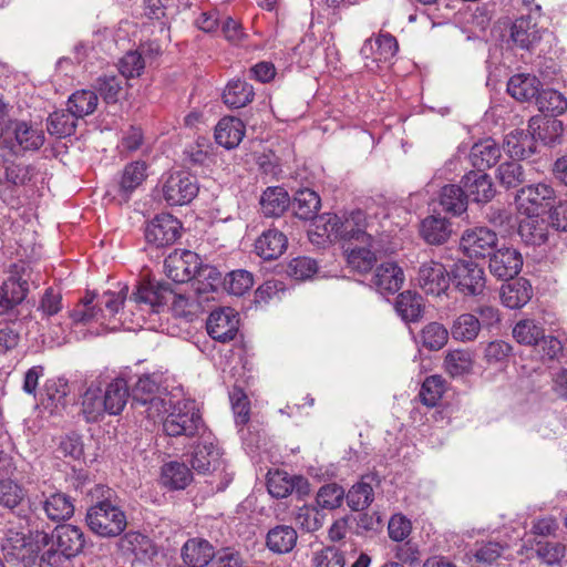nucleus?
Wrapping results in <instances>:
<instances>
[{
	"mask_svg": "<svg viewBox=\"0 0 567 567\" xmlns=\"http://www.w3.org/2000/svg\"><path fill=\"white\" fill-rule=\"evenodd\" d=\"M128 287L123 286L118 291H105L101 296L87 292L81 302L72 310L70 317L74 323H100L110 330H117L122 326L116 315L123 309Z\"/></svg>",
	"mask_w": 567,
	"mask_h": 567,
	"instance_id": "obj_1",
	"label": "nucleus"
},
{
	"mask_svg": "<svg viewBox=\"0 0 567 567\" xmlns=\"http://www.w3.org/2000/svg\"><path fill=\"white\" fill-rule=\"evenodd\" d=\"M90 495L95 503L89 507L86 524L89 528L101 537H116L127 525V518L117 503L112 499L113 491L104 485H95Z\"/></svg>",
	"mask_w": 567,
	"mask_h": 567,
	"instance_id": "obj_2",
	"label": "nucleus"
},
{
	"mask_svg": "<svg viewBox=\"0 0 567 567\" xmlns=\"http://www.w3.org/2000/svg\"><path fill=\"white\" fill-rule=\"evenodd\" d=\"M163 431L172 437L203 436L206 433V426L196 402L184 399L173 404L163 421Z\"/></svg>",
	"mask_w": 567,
	"mask_h": 567,
	"instance_id": "obj_3",
	"label": "nucleus"
},
{
	"mask_svg": "<svg viewBox=\"0 0 567 567\" xmlns=\"http://www.w3.org/2000/svg\"><path fill=\"white\" fill-rule=\"evenodd\" d=\"M197 178L185 171L172 172L162 178V194L171 206L189 204L198 194Z\"/></svg>",
	"mask_w": 567,
	"mask_h": 567,
	"instance_id": "obj_4",
	"label": "nucleus"
},
{
	"mask_svg": "<svg viewBox=\"0 0 567 567\" xmlns=\"http://www.w3.org/2000/svg\"><path fill=\"white\" fill-rule=\"evenodd\" d=\"M1 143L12 153H16L17 147L24 151H34L43 145L44 133L31 123L13 121L10 122L7 132L1 138Z\"/></svg>",
	"mask_w": 567,
	"mask_h": 567,
	"instance_id": "obj_5",
	"label": "nucleus"
},
{
	"mask_svg": "<svg viewBox=\"0 0 567 567\" xmlns=\"http://www.w3.org/2000/svg\"><path fill=\"white\" fill-rule=\"evenodd\" d=\"M452 279L460 292L478 296L485 289L486 278L482 267L468 260H458L452 269Z\"/></svg>",
	"mask_w": 567,
	"mask_h": 567,
	"instance_id": "obj_6",
	"label": "nucleus"
},
{
	"mask_svg": "<svg viewBox=\"0 0 567 567\" xmlns=\"http://www.w3.org/2000/svg\"><path fill=\"white\" fill-rule=\"evenodd\" d=\"M416 280L426 295L441 296L447 290L451 277L443 264L430 259L420 265Z\"/></svg>",
	"mask_w": 567,
	"mask_h": 567,
	"instance_id": "obj_7",
	"label": "nucleus"
},
{
	"mask_svg": "<svg viewBox=\"0 0 567 567\" xmlns=\"http://www.w3.org/2000/svg\"><path fill=\"white\" fill-rule=\"evenodd\" d=\"M238 328V313L229 307L212 311L206 322L208 334L214 340L223 343L234 340Z\"/></svg>",
	"mask_w": 567,
	"mask_h": 567,
	"instance_id": "obj_8",
	"label": "nucleus"
},
{
	"mask_svg": "<svg viewBox=\"0 0 567 567\" xmlns=\"http://www.w3.org/2000/svg\"><path fill=\"white\" fill-rule=\"evenodd\" d=\"M182 226L178 219L169 214L155 216L145 228V239L156 247L174 244L179 237Z\"/></svg>",
	"mask_w": 567,
	"mask_h": 567,
	"instance_id": "obj_9",
	"label": "nucleus"
},
{
	"mask_svg": "<svg viewBox=\"0 0 567 567\" xmlns=\"http://www.w3.org/2000/svg\"><path fill=\"white\" fill-rule=\"evenodd\" d=\"M39 543L48 545L49 535L45 533H39L37 535V544H33L22 532L9 529L2 542V549L8 556L24 561L37 555L40 549L38 545Z\"/></svg>",
	"mask_w": 567,
	"mask_h": 567,
	"instance_id": "obj_10",
	"label": "nucleus"
},
{
	"mask_svg": "<svg viewBox=\"0 0 567 567\" xmlns=\"http://www.w3.org/2000/svg\"><path fill=\"white\" fill-rule=\"evenodd\" d=\"M199 256L190 250L174 251L164 261V271L175 282L193 280L198 269Z\"/></svg>",
	"mask_w": 567,
	"mask_h": 567,
	"instance_id": "obj_11",
	"label": "nucleus"
},
{
	"mask_svg": "<svg viewBox=\"0 0 567 567\" xmlns=\"http://www.w3.org/2000/svg\"><path fill=\"white\" fill-rule=\"evenodd\" d=\"M192 467L199 474L214 473L223 470L219 449L214 444L210 434L200 436L190 458Z\"/></svg>",
	"mask_w": 567,
	"mask_h": 567,
	"instance_id": "obj_12",
	"label": "nucleus"
},
{
	"mask_svg": "<svg viewBox=\"0 0 567 567\" xmlns=\"http://www.w3.org/2000/svg\"><path fill=\"white\" fill-rule=\"evenodd\" d=\"M496 244V233L486 227H475L463 233L460 247L470 257H485Z\"/></svg>",
	"mask_w": 567,
	"mask_h": 567,
	"instance_id": "obj_13",
	"label": "nucleus"
},
{
	"mask_svg": "<svg viewBox=\"0 0 567 567\" xmlns=\"http://www.w3.org/2000/svg\"><path fill=\"white\" fill-rule=\"evenodd\" d=\"M522 255L514 248L497 249L489 259V271L502 280L513 279L522 269Z\"/></svg>",
	"mask_w": 567,
	"mask_h": 567,
	"instance_id": "obj_14",
	"label": "nucleus"
},
{
	"mask_svg": "<svg viewBox=\"0 0 567 567\" xmlns=\"http://www.w3.org/2000/svg\"><path fill=\"white\" fill-rule=\"evenodd\" d=\"M269 494L276 498H285L292 492L306 494L308 492V482L301 476H290L287 472H269L267 480Z\"/></svg>",
	"mask_w": 567,
	"mask_h": 567,
	"instance_id": "obj_15",
	"label": "nucleus"
},
{
	"mask_svg": "<svg viewBox=\"0 0 567 567\" xmlns=\"http://www.w3.org/2000/svg\"><path fill=\"white\" fill-rule=\"evenodd\" d=\"M168 302L172 303V310L177 317L190 319L203 310L204 302L207 301L187 286L183 291H175L171 288Z\"/></svg>",
	"mask_w": 567,
	"mask_h": 567,
	"instance_id": "obj_16",
	"label": "nucleus"
},
{
	"mask_svg": "<svg viewBox=\"0 0 567 567\" xmlns=\"http://www.w3.org/2000/svg\"><path fill=\"white\" fill-rule=\"evenodd\" d=\"M462 183L466 199L471 198L476 203H487L495 195L491 177L482 171L467 173L462 178Z\"/></svg>",
	"mask_w": 567,
	"mask_h": 567,
	"instance_id": "obj_17",
	"label": "nucleus"
},
{
	"mask_svg": "<svg viewBox=\"0 0 567 567\" xmlns=\"http://www.w3.org/2000/svg\"><path fill=\"white\" fill-rule=\"evenodd\" d=\"M171 295V286L168 284H141L134 293V301L137 305H144L152 312H159V308L168 303Z\"/></svg>",
	"mask_w": 567,
	"mask_h": 567,
	"instance_id": "obj_18",
	"label": "nucleus"
},
{
	"mask_svg": "<svg viewBox=\"0 0 567 567\" xmlns=\"http://www.w3.org/2000/svg\"><path fill=\"white\" fill-rule=\"evenodd\" d=\"M29 292L28 279L11 276L0 287V316L20 305Z\"/></svg>",
	"mask_w": 567,
	"mask_h": 567,
	"instance_id": "obj_19",
	"label": "nucleus"
},
{
	"mask_svg": "<svg viewBox=\"0 0 567 567\" xmlns=\"http://www.w3.org/2000/svg\"><path fill=\"white\" fill-rule=\"evenodd\" d=\"M371 282L381 293H394L401 289L404 274L398 264L383 262L375 269Z\"/></svg>",
	"mask_w": 567,
	"mask_h": 567,
	"instance_id": "obj_20",
	"label": "nucleus"
},
{
	"mask_svg": "<svg viewBox=\"0 0 567 567\" xmlns=\"http://www.w3.org/2000/svg\"><path fill=\"white\" fill-rule=\"evenodd\" d=\"M69 382L61 377L50 378L44 384L43 404L52 414H59L68 406Z\"/></svg>",
	"mask_w": 567,
	"mask_h": 567,
	"instance_id": "obj_21",
	"label": "nucleus"
},
{
	"mask_svg": "<svg viewBox=\"0 0 567 567\" xmlns=\"http://www.w3.org/2000/svg\"><path fill=\"white\" fill-rule=\"evenodd\" d=\"M340 217L342 221L340 239H355L364 245L371 246L373 238L365 231L368 223L367 216L362 210L357 209L351 213H346Z\"/></svg>",
	"mask_w": 567,
	"mask_h": 567,
	"instance_id": "obj_22",
	"label": "nucleus"
},
{
	"mask_svg": "<svg viewBox=\"0 0 567 567\" xmlns=\"http://www.w3.org/2000/svg\"><path fill=\"white\" fill-rule=\"evenodd\" d=\"M517 200L520 206H523L524 203L530 204L532 208H527V210L530 215H534L538 208L553 205L555 200V190L551 186L545 183L528 185L519 189Z\"/></svg>",
	"mask_w": 567,
	"mask_h": 567,
	"instance_id": "obj_23",
	"label": "nucleus"
},
{
	"mask_svg": "<svg viewBox=\"0 0 567 567\" xmlns=\"http://www.w3.org/2000/svg\"><path fill=\"white\" fill-rule=\"evenodd\" d=\"M245 136V125L241 120L225 116L215 127V141L220 146L231 150L239 145Z\"/></svg>",
	"mask_w": 567,
	"mask_h": 567,
	"instance_id": "obj_24",
	"label": "nucleus"
},
{
	"mask_svg": "<svg viewBox=\"0 0 567 567\" xmlns=\"http://www.w3.org/2000/svg\"><path fill=\"white\" fill-rule=\"evenodd\" d=\"M287 237L277 229L264 231L255 243L256 254L265 260L277 259L286 250Z\"/></svg>",
	"mask_w": 567,
	"mask_h": 567,
	"instance_id": "obj_25",
	"label": "nucleus"
},
{
	"mask_svg": "<svg viewBox=\"0 0 567 567\" xmlns=\"http://www.w3.org/2000/svg\"><path fill=\"white\" fill-rule=\"evenodd\" d=\"M221 274L210 265H203L199 260L198 269H196L189 287L199 293L206 301L210 300L209 295L215 292L221 285Z\"/></svg>",
	"mask_w": 567,
	"mask_h": 567,
	"instance_id": "obj_26",
	"label": "nucleus"
},
{
	"mask_svg": "<svg viewBox=\"0 0 567 567\" xmlns=\"http://www.w3.org/2000/svg\"><path fill=\"white\" fill-rule=\"evenodd\" d=\"M468 158L473 167L483 172L498 162L501 148L493 138H485L472 146Z\"/></svg>",
	"mask_w": 567,
	"mask_h": 567,
	"instance_id": "obj_27",
	"label": "nucleus"
},
{
	"mask_svg": "<svg viewBox=\"0 0 567 567\" xmlns=\"http://www.w3.org/2000/svg\"><path fill=\"white\" fill-rule=\"evenodd\" d=\"M533 296V289L528 280L518 278L512 282L502 286V303L509 309H519L524 307Z\"/></svg>",
	"mask_w": 567,
	"mask_h": 567,
	"instance_id": "obj_28",
	"label": "nucleus"
},
{
	"mask_svg": "<svg viewBox=\"0 0 567 567\" xmlns=\"http://www.w3.org/2000/svg\"><path fill=\"white\" fill-rule=\"evenodd\" d=\"M341 217L337 214L326 213L313 219L310 236L317 237L318 244L340 239L342 228Z\"/></svg>",
	"mask_w": 567,
	"mask_h": 567,
	"instance_id": "obj_29",
	"label": "nucleus"
},
{
	"mask_svg": "<svg viewBox=\"0 0 567 567\" xmlns=\"http://www.w3.org/2000/svg\"><path fill=\"white\" fill-rule=\"evenodd\" d=\"M213 546L205 539H188L182 548V557L187 567H205L214 558Z\"/></svg>",
	"mask_w": 567,
	"mask_h": 567,
	"instance_id": "obj_30",
	"label": "nucleus"
},
{
	"mask_svg": "<svg viewBox=\"0 0 567 567\" xmlns=\"http://www.w3.org/2000/svg\"><path fill=\"white\" fill-rule=\"evenodd\" d=\"M513 42L522 49L529 50L539 42L542 35L532 17L516 19L511 28Z\"/></svg>",
	"mask_w": 567,
	"mask_h": 567,
	"instance_id": "obj_31",
	"label": "nucleus"
},
{
	"mask_svg": "<svg viewBox=\"0 0 567 567\" xmlns=\"http://www.w3.org/2000/svg\"><path fill=\"white\" fill-rule=\"evenodd\" d=\"M504 148L511 157L526 158L535 153L536 141L528 130H514L506 135Z\"/></svg>",
	"mask_w": 567,
	"mask_h": 567,
	"instance_id": "obj_32",
	"label": "nucleus"
},
{
	"mask_svg": "<svg viewBox=\"0 0 567 567\" xmlns=\"http://www.w3.org/2000/svg\"><path fill=\"white\" fill-rule=\"evenodd\" d=\"M540 82L532 74L519 73L513 75L507 83V92L519 102H527L538 96Z\"/></svg>",
	"mask_w": 567,
	"mask_h": 567,
	"instance_id": "obj_33",
	"label": "nucleus"
},
{
	"mask_svg": "<svg viewBox=\"0 0 567 567\" xmlns=\"http://www.w3.org/2000/svg\"><path fill=\"white\" fill-rule=\"evenodd\" d=\"M105 413L118 415L125 408L130 392L128 385L124 379H115L102 390Z\"/></svg>",
	"mask_w": 567,
	"mask_h": 567,
	"instance_id": "obj_34",
	"label": "nucleus"
},
{
	"mask_svg": "<svg viewBox=\"0 0 567 567\" xmlns=\"http://www.w3.org/2000/svg\"><path fill=\"white\" fill-rule=\"evenodd\" d=\"M55 537L58 548L71 558L80 554L85 544L82 529L71 524L56 527Z\"/></svg>",
	"mask_w": 567,
	"mask_h": 567,
	"instance_id": "obj_35",
	"label": "nucleus"
},
{
	"mask_svg": "<svg viewBox=\"0 0 567 567\" xmlns=\"http://www.w3.org/2000/svg\"><path fill=\"white\" fill-rule=\"evenodd\" d=\"M518 235L526 245L540 246L548 239V225L545 219L528 215L520 220Z\"/></svg>",
	"mask_w": 567,
	"mask_h": 567,
	"instance_id": "obj_36",
	"label": "nucleus"
},
{
	"mask_svg": "<svg viewBox=\"0 0 567 567\" xmlns=\"http://www.w3.org/2000/svg\"><path fill=\"white\" fill-rule=\"evenodd\" d=\"M298 539L296 529L288 525H278L271 528L266 537L268 549L276 554L290 553Z\"/></svg>",
	"mask_w": 567,
	"mask_h": 567,
	"instance_id": "obj_37",
	"label": "nucleus"
},
{
	"mask_svg": "<svg viewBox=\"0 0 567 567\" xmlns=\"http://www.w3.org/2000/svg\"><path fill=\"white\" fill-rule=\"evenodd\" d=\"M81 413L86 422H97L105 414L102 389L91 383L82 395Z\"/></svg>",
	"mask_w": 567,
	"mask_h": 567,
	"instance_id": "obj_38",
	"label": "nucleus"
},
{
	"mask_svg": "<svg viewBox=\"0 0 567 567\" xmlns=\"http://www.w3.org/2000/svg\"><path fill=\"white\" fill-rule=\"evenodd\" d=\"M290 197L282 187H268L261 195V213L266 217H279L289 207Z\"/></svg>",
	"mask_w": 567,
	"mask_h": 567,
	"instance_id": "obj_39",
	"label": "nucleus"
},
{
	"mask_svg": "<svg viewBox=\"0 0 567 567\" xmlns=\"http://www.w3.org/2000/svg\"><path fill=\"white\" fill-rule=\"evenodd\" d=\"M41 504L47 517L53 522L69 519L74 513L71 498L61 492L45 496Z\"/></svg>",
	"mask_w": 567,
	"mask_h": 567,
	"instance_id": "obj_40",
	"label": "nucleus"
},
{
	"mask_svg": "<svg viewBox=\"0 0 567 567\" xmlns=\"http://www.w3.org/2000/svg\"><path fill=\"white\" fill-rule=\"evenodd\" d=\"M420 233L427 244L442 245L450 238L452 229L446 218L429 216L422 220Z\"/></svg>",
	"mask_w": 567,
	"mask_h": 567,
	"instance_id": "obj_41",
	"label": "nucleus"
},
{
	"mask_svg": "<svg viewBox=\"0 0 567 567\" xmlns=\"http://www.w3.org/2000/svg\"><path fill=\"white\" fill-rule=\"evenodd\" d=\"M373 477L370 475L362 476L361 481L351 486L348 491L347 503L348 506L354 511H364L373 502L374 493L372 488Z\"/></svg>",
	"mask_w": 567,
	"mask_h": 567,
	"instance_id": "obj_42",
	"label": "nucleus"
},
{
	"mask_svg": "<svg viewBox=\"0 0 567 567\" xmlns=\"http://www.w3.org/2000/svg\"><path fill=\"white\" fill-rule=\"evenodd\" d=\"M147 177V165L143 161L127 164L120 181V193L126 199L140 187Z\"/></svg>",
	"mask_w": 567,
	"mask_h": 567,
	"instance_id": "obj_43",
	"label": "nucleus"
},
{
	"mask_svg": "<svg viewBox=\"0 0 567 567\" xmlns=\"http://www.w3.org/2000/svg\"><path fill=\"white\" fill-rule=\"evenodd\" d=\"M192 478V472L184 463L173 461L162 467V483L171 489H184Z\"/></svg>",
	"mask_w": 567,
	"mask_h": 567,
	"instance_id": "obj_44",
	"label": "nucleus"
},
{
	"mask_svg": "<svg viewBox=\"0 0 567 567\" xmlns=\"http://www.w3.org/2000/svg\"><path fill=\"white\" fill-rule=\"evenodd\" d=\"M395 309L406 322H415L421 319L424 310L423 298L411 290L399 295Z\"/></svg>",
	"mask_w": 567,
	"mask_h": 567,
	"instance_id": "obj_45",
	"label": "nucleus"
},
{
	"mask_svg": "<svg viewBox=\"0 0 567 567\" xmlns=\"http://www.w3.org/2000/svg\"><path fill=\"white\" fill-rule=\"evenodd\" d=\"M254 96L252 86L241 80L230 81L223 93L225 104L234 109L246 106L254 100Z\"/></svg>",
	"mask_w": 567,
	"mask_h": 567,
	"instance_id": "obj_46",
	"label": "nucleus"
},
{
	"mask_svg": "<svg viewBox=\"0 0 567 567\" xmlns=\"http://www.w3.org/2000/svg\"><path fill=\"white\" fill-rule=\"evenodd\" d=\"M320 205L319 195L309 188L298 190L292 202L296 216L305 220L313 218Z\"/></svg>",
	"mask_w": 567,
	"mask_h": 567,
	"instance_id": "obj_47",
	"label": "nucleus"
},
{
	"mask_svg": "<svg viewBox=\"0 0 567 567\" xmlns=\"http://www.w3.org/2000/svg\"><path fill=\"white\" fill-rule=\"evenodd\" d=\"M97 103L99 97L94 91L79 90L69 97L68 109L78 118H83L96 110Z\"/></svg>",
	"mask_w": 567,
	"mask_h": 567,
	"instance_id": "obj_48",
	"label": "nucleus"
},
{
	"mask_svg": "<svg viewBox=\"0 0 567 567\" xmlns=\"http://www.w3.org/2000/svg\"><path fill=\"white\" fill-rule=\"evenodd\" d=\"M481 331V322L473 313L458 316L451 328L452 337L455 340L468 342L474 341Z\"/></svg>",
	"mask_w": 567,
	"mask_h": 567,
	"instance_id": "obj_49",
	"label": "nucleus"
},
{
	"mask_svg": "<svg viewBox=\"0 0 567 567\" xmlns=\"http://www.w3.org/2000/svg\"><path fill=\"white\" fill-rule=\"evenodd\" d=\"M440 204L449 213L461 215L467 208V199L463 187L451 184L441 189Z\"/></svg>",
	"mask_w": 567,
	"mask_h": 567,
	"instance_id": "obj_50",
	"label": "nucleus"
},
{
	"mask_svg": "<svg viewBox=\"0 0 567 567\" xmlns=\"http://www.w3.org/2000/svg\"><path fill=\"white\" fill-rule=\"evenodd\" d=\"M544 328L532 319L519 320L513 328V337L524 346H537L544 338Z\"/></svg>",
	"mask_w": 567,
	"mask_h": 567,
	"instance_id": "obj_51",
	"label": "nucleus"
},
{
	"mask_svg": "<svg viewBox=\"0 0 567 567\" xmlns=\"http://www.w3.org/2000/svg\"><path fill=\"white\" fill-rule=\"evenodd\" d=\"M371 246H353L346 249L347 262L349 267L358 272L364 274L372 269L377 262L375 254L371 250Z\"/></svg>",
	"mask_w": 567,
	"mask_h": 567,
	"instance_id": "obj_52",
	"label": "nucleus"
},
{
	"mask_svg": "<svg viewBox=\"0 0 567 567\" xmlns=\"http://www.w3.org/2000/svg\"><path fill=\"white\" fill-rule=\"evenodd\" d=\"M76 120L69 109L55 111L49 116L48 131L60 138L70 136L75 132Z\"/></svg>",
	"mask_w": 567,
	"mask_h": 567,
	"instance_id": "obj_53",
	"label": "nucleus"
},
{
	"mask_svg": "<svg viewBox=\"0 0 567 567\" xmlns=\"http://www.w3.org/2000/svg\"><path fill=\"white\" fill-rule=\"evenodd\" d=\"M536 101L539 111L543 113L559 115L567 110V99L560 92L553 89L540 91Z\"/></svg>",
	"mask_w": 567,
	"mask_h": 567,
	"instance_id": "obj_54",
	"label": "nucleus"
},
{
	"mask_svg": "<svg viewBox=\"0 0 567 567\" xmlns=\"http://www.w3.org/2000/svg\"><path fill=\"white\" fill-rule=\"evenodd\" d=\"M347 495L342 486L329 483L321 486L317 493V505L323 509H336L341 506Z\"/></svg>",
	"mask_w": 567,
	"mask_h": 567,
	"instance_id": "obj_55",
	"label": "nucleus"
},
{
	"mask_svg": "<svg viewBox=\"0 0 567 567\" xmlns=\"http://www.w3.org/2000/svg\"><path fill=\"white\" fill-rule=\"evenodd\" d=\"M445 370L452 377L468 373L473 368V357L466 350H454L445 357Z\"/></svg>",
	"mask_w": 567,
	"mask_h": 567,
	"instance_id": "obj_56",
	"label": "nucleus"
},
{
	"mask_svg": "<svg viewBox=\"0 0 567 567\" xmlns=\"http://www.w3.org/2000/svg\"><path fill=\"white\" fill-rule=\"evenodd\" d=\"M123 82L116 75H103L96 79L94 89L107 104L116 103L123 91Z\"/></svg>",
	"mask_w": 567,
	"mask_h": 567,
	"instance_id": "obj_57",
	"label": "nucleus"
},
{
	"mask_svg": "<svg viewBox=\"0 0 567 567\" xmlns=\"http://www.w3.org/2000/svg\"><path fill=\"white\" fill-rule=\"evenodd\" d=\"M513 347L504 340L488 342L483 350V359L488 365H502L512 355Z\"/></svg>",
	"mask_w": 567,
	"mask_h": 567,
	"instance_id": "obj_58",
	"label": "nucleus"
},
{
	"mask_svg": "<svg viewBox=\"0 0 567 567\" xmlns=\"http://www.w3.org/2000/svg\"><path fill=\"white\" fill-rule=\"evenodd\" d=\"M496 178L505 188H515L525 181L523 166L517 162H505L498 166Z\"/></svg>",
	"mask_w": 567,
	"mask_h": 567,
	"instance_id": "obj_59",
	"label": "nucleus"
},
{
	"mask_svg": "<svg viewBox=\"0 0 567 567\" xmlns=\"http://www.w3.org/2000/svg\"><path fill=\"white\" fill-rule=\"evenodd\" d=\"M128 549L140 559H151L157 554L152 539L141 533H130L125 536Z\"/></svg>",
	"mask_w": 567,
	"mask_h": 567,
	"instance_id": "obj_60",
	"label": "nucleus"
},
{
	"mask_svg": "<svg viewBox=\"0 0 567 567\" xmlns=\"http://www.w3.org/2000/svg\"><path fill=\"white\" fill-rule=\"evenodd\" d=\"M444 393V381L439 375L426 378L420 391L421 402L426 406H435Z\"/></svg>",
	"mask_w": 567,
	"mask_h": 567,
	"instance_id": "obj_61",
	"label": "nucleus"
},
{
	"mask_svg": "<svg viewBox=\"0 0 567 567\" xmlns=\"http://www.w3.org/2000/svg\"><path fill=\"white\" fill-rule=\"evenodd\" d=\"M318 270L315 259L309 257H297L289 261L286 272L295 280L310 279Z\"/></svg>",
	"mask_w": 567,
	"mask_h": 567,
	"instance_id": "obj_62",
	"label": "nucleus"
},
{
	"mask_svg": "<svg viewBox=\"0 0 567 567\" xmlns=\"http://www.w3.org/2000/svg\"><path fill=\"white\" fill-rule=\"evenodd\" d=\"M344 565L343 553L334 546H327L313 553L311 558L312 567H344Z\"/></svg>",
	"mask_w": 567,
	"mask_h": 567,
	"instance_id": "obj_63",
	"label": "nucleus"
},
{
	"mask_svg": "<svg viewBox=\"0 0 567 567\" xmlns=\"http://www.w3.org/2000/svg\"><path fill=\"white\" fill-rule=\"evenodd\" d=\"M23 488L10 478L0 480V506L17 507L24 498Z\"/></svg>",
	"mask_w": 567,
	"mask_h": 567,
	"instance_id": "obj_64",
	"label": "nucleus"
}]
</instances>
